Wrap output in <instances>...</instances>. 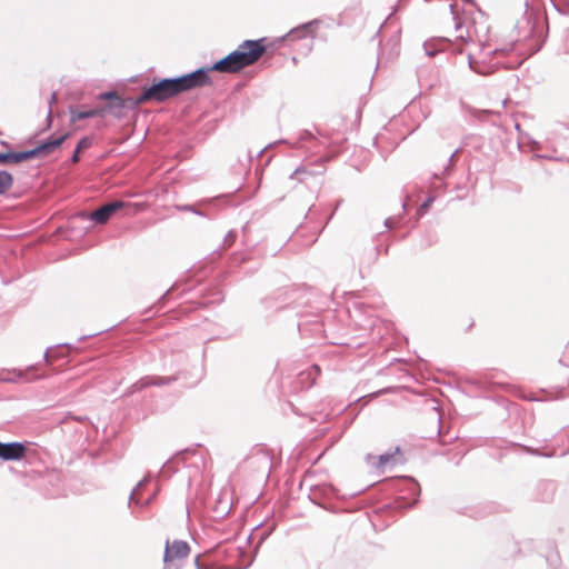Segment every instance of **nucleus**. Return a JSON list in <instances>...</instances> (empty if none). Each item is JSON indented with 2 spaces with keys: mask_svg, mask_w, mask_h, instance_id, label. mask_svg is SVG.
<instances>
[{
  "mask_svg": "<svg viewBox=\"0 0 569 569\" xmlns=\"http://www.w3.org/2000/svg\"><path fill=\"white\" fill-rule=\"evenodd\" d=\"M264 52V39L246 40L234 51L210 68H201L174 79H162L148 88H143L142 93L132 101V104L139 106L148 101L163 102L182 92L210 86V71L236 73L256 63Z\"/></svg>",
  "mask_w": 569,
  "mask_h": 569,
  "instance_id": "nucleus-1",
  "label": "nucleus"
},
{
  "mask_svg": "<svg viewBox=\"0 0 569 569\" xmlns=\"http://www.w3.org/2000/svg\"><path fill=\"white\" fill-rule=\"evenodd\" d=\"M69 133L62 136L50 137L46 142L40 143L38 147L21 152H0V163H20L38 157H46L56 151L69 138Z\"/></svg>",
  "mask_w": 569,
  "mask_h": 569,
  "instance_id": "nucleus-2",
  "label": "nucleus"
},
{
  "mask_svg": "<svg viewBox=\"0 0 569 569\" xmlns=\"http://www.w3.org/2000/svg\"><path fill=\"white\" fill-rule=\"evenodd\" d=\"M123 207L124 202L113 201L98 208L92 212L82 211L77 216V218L84 222H88L89 227L106 224L110 220V218Z\"/></svg>",
  "mask_w": 569,
  "mask_h": 569,
  "instance_id": "nucleus-3",
  "label": "nucleus"
},
{
  "mask_svg": "<svg viewBox=\"0 0 569 569\" xmlns=\"http://www.w3.org/2000/svg\"><path fill=\"white\" fill-rule=\"evenodd\" d=\"M456 6H450L451 12L455 14L456 27H455V39L466 44L472 42L477 38V28L475 20L467 16H459L456 11Z\"/></svg>",
  "mask_w": 569,
  "mask_h": 569,
  "instance_id": "nucleus-4",
  "label": "nucleus"
},
{
  "mask_svg": "<svg viewBox=\"0 0 569 569\" xmlns=\"http://www.w3.org/2000/svg\"><path fill=\"white\" fill-rule=\"evenodd\" d=\"M190 548L187 542L181 540H173L172 542L167 541L166 550H164V563L169 565L174 561H179L183 558H187L189 555Z\"/></svg>",
  "mask_w": 569,
  "mask_h": 569,
  "instance_id": "nucleus-5",
  "label": "nucleus"
},
{
  "mask_svg": "<svg viewBox=\"0 0 569 569\" xmlns=\"http://www.w3.org/2000/svg\"><path fill=\"white\" fill-rule=\"evenodd\" d=\"M27 452V446L21 442L2 443L0 441V459L2 460H21L26 458Z\"/></svg>",
  "mask_w": 569,
  "mask_h": 569,
  "instance_id": "nucleus-6",
  "label": "nucleus"
},
{
  "mask_svg": "<svg viewBox=\"0 0 569 569\" xmlns=\"http://www.w3.org/2000/svg\"><path fill=\"white\" fill-rule=\"evenodd\" d=\"M318 28V21H310L308 23H305L298 28L292 29L290 32L287 33L286 40L292 41L297 39H302L308 36L316 37Z\"/></svg>",
  "mask_w": 569,
  "mask_h": 569,
  "instance_id": "nucleus-7",
  "label": "nucleus"
},
{
  "mask_svg": "<svg viewBox=\"0 0 569 569\" xmlns=\"http://www.w3.org/2000/svg\"><path fill=\"white\" fill-rule=\"evenodd\" d=\"M101 98L109 101L108 106L103 108L104 113L110 112L114 117H122V110L126 107V100L112 92L101 94Z\"/></svg>",
  "mask_w": 569,
  "mask_h": 569,
  "instance_id": "nucleus-8",
  "label": "nucleus"
},
{
  "mask_svg": "<svg viewBox=\"0 0 569 569\" xmlns=\"http://www.w3.org/2000/svg\"><path fill=\"white\" fill-rule=\"evenodd\" d=\"M70 114H71V122L74 123V122L86 119V118L104 116V109H89V110H84V111L71 109Z\"/></svg>",
  "mask_w": 569,
  "mask_h": 569,
  "instance_id": "nucleus-9",
  "label": "nucleus"
},
{
  "mask_svg": "<svg viewBox=\"0 0 569 569\" xmlns=\"http://www.w3.org/2000/svg\"><path fill=\"white\" fill-rule=\"evenodd\" d=\"M34 372H36V369L33 367H29L26 371H19L14 377H6V378H3V380L17 381L20 379H24L26 381H31V380L39 379L44 376V375H37Z\"/></svg>",
  "mask_w": 569,
  "mask_h": 569,
  "instance_id": "nucleus-10",
  "label": "nucleus"
},
{
  "mask_svg": "<svg viewBox=\"0 0 569 569\" xmlns=\"http://www.w3.org/2000/svg\"><path fill=\"white\" fill-rule=\"evenodd\" d=\"M367 459H368V462L371 463V466L375 467L377 470H382L383 467L393 459V455L392 453L381 455L377 458V460L375 459V457L368 456Z\"/></svg>",
  "mask_w": 569,
  "mask_h": 569,
  "instance_id": "nucleus-11",
  "label": "nucleus"
},
{
  "mask_svg": "<svg viewBox=\"0 0 569 569\" xmlns=\"http://www.w3.org/2000/svg\"><path fill=\"white\" fill-rule=\"evenodd\" d=\"M12 176L7 171H0V194L4 193L12 186Z\"/></svg>",
  "mask_w": 569,
  "mask_h": 569,
  "instance_id": "nucleus-12",
  "label": "nucleus"
},
{
  "mask_svg": "<svg viewBox=\"0 0 569 569\" xmlns=\"http://www.w3.org/2000/svg\"><path fill=\"white\" fill-rule=\"evenodd\" d=\"M172 380H173L172 378L152 377V378H147V379L142 380L141 385H142V387H147L150 385L160 386V385H168Z\"/></svg>",
  "mask_w": 569,
  "mask_h": 569,
  "instance_id": "nucleus-13",
  "label": "nucleus"
},
{
  "mask_svg": "<svg viewBox=\"0 0 569 569\" xmlns=\"http://www.w3.org/2000/svg\"><path fill=\"white\" fill-rule=\"evenodd\" d=\"M92 146V138L83 137L77 144L78 151H84Z\"/></svg>",
  "mask_w": 569,
  "mask_h": 569,
  "instance_id": "nucleus-14",
  "label": "nucleus"
},
{
  "mask_svg": "<svg viewBox=\"0 0 569 569\" xmlns=\"http://www.w3.org/2000/svg\"><path fill=\"white\" fill-rule=\"evenodd\" d=\"M234 239H236L234 234H232V233L228 234L226 240H224V246L226 247L233 246L234 244Z\"/></svg>",
  "mask_w": 569,
  "mask_h": 569,
  "instance_id": "nucleus-15",
  "label": "nucleus"
},
{
  "mask_svg": "<svg viewBox=\"0 0 569 569\" xmlns=\"http://www.w3.org/2000/svg\"><path fill=\"white\" fill-rule=\"evenodd\" d=\"M142 487H143L142 483H139L137 486V488L133 490V492L131 495V500H136L137 499V496L141 491Z\"/></svg>",
  "mask_w": 569,
  "mask_h": 569,
  "instance_id": "nucleus-16",
  "label": "nucleus"
},
{
  "mask_svg": "<svg viewBox=\"0 0 569 569\" xmlns=\"http://www.w3.org/2000/svg\"><path fill=\"white\" fill-rule=\"evenodd\" d=\"M80 152H81V151H78V149L76 148L74 153H73V156H72V162H74V163H76V162H78V161H79V159H80Z\"/></svg>",
  "mask_w": 569,
  "mask_h": 569,
  "instance_id": "nucleus-17",
  "label": "nucleus"
},
{
  "mask_svg": "<svg viewBox=\"0 0 569 569\" xmlns=\"http://www.w3.org/2000/svg\"><path fill=\"white\" fill-rule=\"evenodd\" d=\"M432 202V199H428L420 208V210H427V208L430 206V203Z\"/></svg>",
  "mask_w": 569,
  "mask_h": 569,
  "instance_id": "nucleus-18",
  "label": "nucleus"
},
{
  "mask_svg": "<svg viewBox=\"0 0 569 569\" xmlns=\"http://www.w3.org/2000/svg\"><path fill=\"white\" fill-rule=\"evenodd\" d=\"M306 170L303 169H297L295 172H293V176L298 177L300 173H305Z\"/></svg>",
  "mask_w": 569,
  "mask_h": 569,
  "instance_id": "nucleus-19",
  "label": "nucleus"
},
{
  "mask_svg": "<svg viewBox=\"0 0 569 569\" xmlns=\"http://www.w3.org/2000/svg\"><path fill=\"white\" fill-rule=\"evenodd\" d=\"M533 159L540 160V159H542V157L539 154H536V156H533Z\"/></svg>",
  "mask_w": 569,
  "mask_h": 569,
  "instance_id": "nucleus-20",
  "label": "nucleus"
},
{
  "mask_svg": "<svg viewBox=\"0 0 569 569\" xmlns=\"http://www.w3.org/2000/svg\"><path fill=\"white\" fill-rule=\"evenodd\" d=\"M313 368H315V370H316L317 372H319V371H320V369H319V367H318V366H315Z\"/></svg>",
  "mask_w": 569,
  "mask_h": 569,
  "instance_id": "nucleus-21",
  "label": "nucleus"
}]
</instances>
